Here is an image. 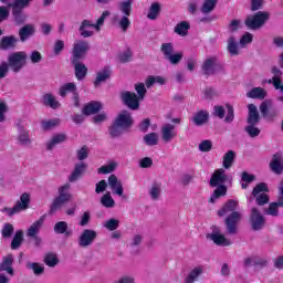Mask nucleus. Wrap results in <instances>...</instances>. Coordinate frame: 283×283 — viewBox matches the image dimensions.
<instances>
[{
	"mask_svg": "<svg viewBox=\"0 0 283 283\" xmlns=\"http://www.w3.org/2000/svg\"><path fill=\"white\" fill-rule=\"evenodd\" d=\"M35 32V29H34V24H27L24 27H22L20 30H19V36H20V40L23 42V41H28V39L30 36H32Z\"/></svg>",
	"mask_w": 283,
	"mask_h": 283,
	"instance_id": "33",
	"label": "nucleus"
},
{
	"mask_svg": "<svg viewBox=\"0 0 283 283\" xmlns=\"http://www.w3.org/2000/svg\"><path fill=\"white\" fill-rule=\"evenodd\" d=\"M176 136H178V133H176V125L165 124L161 126V140L164 143H171Z\"/></svg>",
	"mask_w": 283,
	"mask_h": 283,
	"instance_id": "13",
	"label": "nucleus"
},
{
	"mask_svg": "<svg viewBox=\"0 0 283 283\" xmlns=\"http://www.w3.org/2000/svg\"><path fill=\"white\" fill-rule=\"evenodd\" d=\"M189 28V22L182 21L175 27V32L179 34V36H187Z\"/></svg>",
	"mask_w": 283,
	"mask_h": 283,
	"instance_id": "44",
	"label": "nucleus"
},
{
	"mask_svg": "<svg viewBox=\"0 0 283 283\" xmlns=\"http://www.w3.org/2000/svg\"><path fill=\"white\" fill-rule=\"evenodd\" d=\"M160 52L164 55V59L170 63V65H178L182 61L184 53L176 52L174 49V43L166 42L160 46Z\"/></svg>",
	"mask_w": 283,
	"mask_h": 283,
	"instance_id": "3",
	"label": "nucleus"
},
{
	"mask_svg": "<svg viewBox=\"0 0 283 283\" xmlns=\"http://www.w3.org/2000/svg\"><path fill=\"white\" fill-rule=\"evenodd\" d=\"M28 63V53L20 51L9 54L8 65L12 72L19 73Z\"/></svg>",
	"mask_w": 283,
	"mask_h": 283,
	"instance_id": "4",
	"label": "nucleus"
},
{
	"mask_svg": "<svg viewBox=\"0 0 283 283\" xmlns=\"http://www.w3.org/2000/svg\"><path fill=\"white\" fill-rule=\"evenodd\" d=\"M245 132L250 138H258L260 136V128L255 127V124H248Z\"/></svg>",
	"mask_w": 283,
	"mask_h": 283,
	"instance_id": "52",
	"label": "nucleus"
},
{
	"mask_svg": "<svg viewBox=\"0 0 283 283\" xmlns=\"http://www.w3.org/2000/svg\"><path fill=\"white\" fill-rule=\"evenodd\" d=\"M163 192V184L153 182L149 189V196L151 200H160V193Z\"/></svg>",
	"mask_w": 283,
	"mask_h": 283,
	"instance_id": "36",
	"label": "nucleus"
},
{
	"mask_svg": "<svg viewBox=\"0 0 283 283\" xmlns=\"http://www.w3.org/2000/svg\"><path fill=\"white\" fill-rule=\"evenodd\" d=\"M14 263V256L12 254H8L3 258L2 263L0 264V271H7L9 275H14V269H12V264Z\"/></svg>",
	"mask_w": 283,
	"mask_h": 283,
	"instance_id": "26",
	"label": "nucleus"
},
{
	"mask_svg": "<svg viewBox=\"0 0 283 283\" xmlns=\"http://www.w3.org/2000/svg\"><path fill=\"white\" fill-rule=\"evenodd\" d=\"M208 240H212L217 247H231V240L227 239L224 234L220 233V229L212 228V233L207 234Z\"/></svg>",
	"mask_w": 283,
	"mask_h": 283,
	"instance_id": "11",
	"label": "nucleus"
},
{
	"mask_svg": "<svg viewBox=\"0 0 283 283\" xmlns=\"http://www.w3.org/2000/svg\"><path fill=\"white\" fill-rule=\"evenodd\" d=\"M231 180V176L227 175V170L223 168H219L212 174L210 178V187H217V189L213 191L210 202L213 203L218 198H221V196H227V186H224V182Z\"/></svg>",
	"mask_w": 283,
	"mask_h": 283,
	"instance_id": "2",
	"label": "nucleus"
},
{
	"mask_svg": "<svg viewBox=\"0 0 283 283\" xmlns=\"http://www.w3.org/2000/svg\"><path fill=\"white\" fill-rule=\"evenodd\" d=\"M87 50H90V43L87 41L77 40L73 45V55L71 57V63H76L85 56Z\"/></svg>",
	"mask_w": 283,
	"mask_h": 283,
	"instance_id": "8",
	"label": "nucleus"
},
{
	"mask_svg": "<svg viewBox=\"0 0 283 283\" xmlns=\"http://www.w3.org/2000/svg\"><path fill=\"white\" fill-rule=\"evenodd\" d=\"M2 238H12V233H14V227L11 223H6L1 230Z\"/></svg>",
	"mask_w": 283,
	"mask_h": 283,
	"instance_id": "56",
	"label": "nucleus"
},
{
	"mask_svg": "<svg viewBox=\"0 0 283 283\" xmlns=\"http://www.w3.org/2000/svg\"><path fill=\"white\" fill-rule=\"evenodd\" d=\"M209 120V113L207 111H199L195 113L192 117V123L197 125V127H201V125H205Z\"/></svg>",
	"mask_w": 283,
	"mask_h": 283,
	"instance_id": "32",
	"label": "nucleus"
},
{
	"mask_svg": "<svg viewBox=\"0 0 283 283\" xmlns=\"http://www.w3.org/2000/svg\"><path fill=\"white\" fill-rule=\"evenodd\" d=\"M266 193H269V186L265 182H261L254 187L252 196L256 199V205H259V207L269 205V195Z\"/></svg>",
	"mask_w": 283,
	"mask_h": 283,
	"instance_id": "7",
	"label": "nucleus"
},
{
	"mask_svg": "<svg viewBox=\"0 0 283 283\" xmlns=\"http://www.w3.org/2000/svg\"><path fill=\"white\" fill-rule=\"evenodd\" d=\"M45 222V217H41L39 220L34 221L27 230L28 238H36L43 229V223Z\"/></svg>",
	"mask_w": 283,
	"mask_h": 283,
	"instance_id": "17",
	"label": "nucleus"
},
{
	"mask_svg": "<svg viewBox=\"0 0 283 283\" xmlns=\"http://www.w3.org/2000/svg\"><path fill=\"white\" fill-rule=\"evenodd\" d=\"M116 125L123 127V129H128L132 125H134V119L132 118V113L127 111H122L117 118H115Z\"/></svg>",
	"mask_w": 283,
	"mask_h": 283,
	"instance_id": "14",
	"label": "nucleus"
},
{
	"mask_svg": "<svg viewBox=\"0 0 283 283\" xmlns=\"http://www.w3.org/2000/svg\"><path fill=\"white\" fill-rule=\"evenodd\" d=\"M59 125H61V119L59 118L41 122V126L44 132H50L51 129H54V127H59Z\"/></svg>",
	"mask_w": 283,
	"mask_h": 283,
	"instance_id": "40",
	"label": "nucleus"
},
{
	"mask_svg": "<svg viewBox=\"0 0 283 283\" xmlns=\"http://www.w3.org/2000/svg\"><path fill=\"white\" fill-rule=\"evenodd\" d=\"M120 224V221L117 219H109L104 223L105 229L108 231H116L118 229V226Z\"/></svg>",
	"mask_w": 283,
	"mask_h": 283,
	"instance_id": "57",
	"label": "nucleus"
},
{
	"mask_svg": "<svg viewBox=\"0 0 283 283\" xmlns=\"http://www.w3.org/2000/svg\"><path fill=\"white\" fill-rule=\"evenodd\" d=\"M42 103L46 107H51L52 109H59L61 107V103L56 101V97L51 93H46L42 96Z\"/></svg>",
	"mask_w": 283,
	"mask_h": 283,
	"instance_id": "27",
	"label": "nucleus"
},
{
	"mask_svg": "<svg viewBox=\"0 0 283 283\" xmlns=\"http://www.w3.org/2000/svg\"><path fill=\"white\" fill-rule=\"evenodd\" d=\"M235 209H238V201L228 200V202H226L218 211L220 218L228 216L224 220L228 235H235V233H238V224H240V220H242V214L235 211Z\"/></svg>",
	"mask_w": 283,
	"mask_h": 283,
	"instance_id": "1",
	"label": "nucleus"
},
{
	"mask_svg": "<svg viewBox=\"0 0 283 283\" xmlns=\"http://www.w3.org/2000/svg\"><path fill=\"white\" fill-rule=\"evenodd\" d=\"M144 143L148 147H156L158 145V135L157 133H149L144 136Z\"/></svg>",
	"mask_w": 283,
	"mask_h": 283,
	"instance_id": "47",
	"label": "nucleus"
},
{
	"mask_svg": "<svg viewBox=\"0 0 283 283\" xmlns=\"http://www.w3.org/2000/svg\"><path fill=\"white\" fill-rule=\"evenodd\" d=\"M272 74H273V77L271 80H269L268 83H272V85L276 90H280V92L283 93L282 71L280 69H277V66H273Z\"/></svg>",
	"mask_w": 283,
	"mask_h": 283,
	"instance_id": "19",
	"label": "nucleus"
},
{
	"mask_svg": "<svg viewBox=\"0 0 283 283\" xmlns=\"http://www.w3.org/2000/svg\"><path fill=\"white\" fill-rule=\"evenodd\" d=\"M70 187H71L70 184H66L59 189V196L54 199L52 203L51 213H54V211H57V209H62L63 205L72 200V193H70Z\"/></svg>",
	"mask_w": 283,
	"mask_h": 283,
	"instance_id": "5",
	"label": "nucleus"
},
{
	"mask_svg": "<svg viewBox=\"0 0 283 283\" xmlns=\"http://www.w3.org/2000/svg\"><path fill=\"white\" fill-rule=\"evenodd\" d=\"M213 147V143L209 139L202 140L199 144V150L207 153V151H211V148Z\"/></svg>",
	"mask_w": 283,
	"mask_h": 283,
	"instance_id": "62",
	"label": "nucleus"
},
{
	"mask_svg": "<svg viewBox=\"0 0 283 283\" xmlns=\"http://www.w3.org/2000/svg\"><path fill=\"white\" fill-rule=\"evenodd\" d=\"M12 14L17 25H22V23H25V19H28V17H25V14L23 13V10L21 9L13 8Z\"/></svg>",
	"mask_w": 283,
	"mask_h": 283,
	"instance_id": "46",
	"label": "nucleus"
},
{
	"mask_svg": "<svg viewBox=\"0 0 283 283\" xmlns=\"http://www.w3.org/2000/svg\"><path fill=\"white\" fill-rule=\"evenodd\" d=\"M22 243H23V231L19 230L15 232L11 241V249L13 251H17V249H19V247H21Z\"/></svg>",
	"mask_w": 283,
	"mask_h": 283,
	"instance_id": "43",
	"label": "nucleus"
},
{
	"mask_svg": "<svg viewBox=\"0 0 283 283\" xmlns=\"http://www.w3.org/2000/svg\"><path fill=\"white\" fill-rule=\"evenodd\" d=\"M135 91L137 92V98L140 101L145 99V95L147 94V88H145L144 83H138L135 85Z\"/></svg>",
	"mask_w": 283,
	"mask_h": 283,
	"instance_id": "55",
	"label": "nucleus"
},
{
	"mask_svg": "<svg viewBox=\"0 0 283 283\" xmlns=\"http://www.w3.org/2000/svg\"><path fill=\"white\" fill-rule=\"evenodd\" d=\"M218 59L216 57H208L205 60L202 64V71L205 74L210 75V74H216V63Z\"/></svg>",
	"mask_w": 283,
	"mask_h": 283,
	"instance_id": "30",
	"label": "nucleus"
},
{
	"mask_svg": "<svg viewBox=\"0 0 283 283\" xmlns=\"http://www.w3.org/2000/svg\"><path fill=\"white\" fill-rule=\"evenodd\" d=\"M116 169V163H109L106 166H102L97 169V174H112Z\"/></svg>",
	"mask_w": 283,
	"mask_h": 283,
	"instance_id": "60",
	"label": "nucleus"
},
{
	"mask_svg": "<svg viewBox=\"0 0 283 283\" xmlns=\"http://www.w3.org/2000/svg\"><path fill=\"white\" fill-rule=\"evenodd\" d=\"M33 0H14L13 1V9L15 10H23L28 8Z\"/></svg>",
	"mask_w": 283,
	"mask_h": 283,
	"instance_id": "58",
	"label": "nucleus"
},
{
	"mask_svg": "<svg viewBox=\"0 0 283 283\" xmlns=\"http://www.w3.org/2000/svg\"><path fill=\"white\" fill-rule=\"evenodd\" d=\"M114 283H136V279L133 275H123Z\"/></svg>",
	"mask_w": 283,
	"mask_h": 283,
	"instance_id": "64",
	"label": "nucleus"
},
{
	"mask_svg": "<svg viewBox=\"0 0 283 283\" xmlns=\"http://www.w3.org/2000/svg\"><path fill=\"white\" fill-rule=\"evenodd\" d=\"M132 56H134V53H132V50L127 49L119 54V61L120 63H129V61H132Z\"/></svg>",
	"mask_w": 283,
	"mask_h": 283,
	"instance_id": "61",
	"label": "nucleus"
},
{
	"mask_svg": "<svg viewBox=\"0 0 283 283\" xmlns=\"http://www.w3.org/2000/svg\"><path fill=\"white\" fill-rule=\"evenodd\" d=\"M250 221H251L253 231H260L261 229L264 228V224L266 222L264 220V216H262V213L260 212V210H258V208L251 209Z\"/></svg>",
	"mask_w": 283,
	"mask_h": 283,
	"instance_id": "12",
	"label": "nucleus"
},
{
	"mask_svg": "<svg viewBox=\"0 0 283 283\" xmlns=\"http://www.w3.org/2000/svg\"><path fill=\"white\" fill-rule=\"evenodd\" d=\"M75 70V76L77 81H83L87 76V66L85 64L81 63L80 61L72 62Z\"/></svg>",
	"mask_w": 283,
	"mask_h": 283,
	"instance_id": "29",
	"label": "nucleus"
},
{
	"mask_svg": "<svg viewBox=\"0 0 283 283\" xmlns=\"http://www.w3.org/2000/svg\"><path fill=\"white\" fill-rule=\"evenodd\" d=\"M270 169L274 172V174H282L283 171V157H282V153H276L273 155V158L270 163Z\"/></svg>",
	"mask_w": 283,
	"mask_h": 283,
	"instance_id": "18",
	"label": "nucleus"
},
{
	"mask_svg": "<svg viewBox=\"0 0 283 283\" xmlns=\"http://www.w3.org/2000/svg\"><path fill=\"white\" fill-rule=\"evenodd\" d=\"M233 163H235V151L228 150L223 155V169H231V167H233Z\"/></svg>",
	"mask_w": 283,
	"mask_h": 283,
	"instance_id": "34",
	"label": "nucleus"
},
{
	"mask_svg": "<svg viewBox=\"0 0 283 283\" xmlns=\"http://www.w3.org/2000/svg\"><path fill=\"white\" fill-rule=\"evenodd\" d=\"M65 140H67V136L65 134H57L48 143L46 149L52 150L56 145L65 143Z\"/></svg>",
	"mask_w": 283,
	"mask_h": 283,
	"instance_id": "38",
	"label": "nucleus"
},
{
	"mask_svg": "<svg viewBox=\"0 0 283 283\" xmlns=\"http://www.w3.org/2000/svg\"><path fill=\"white\" fill-rule=\"evenodd\" d=\"M94 23L90 20H83L80 25V33L83 39H90V36H94V31H87V28H94Z\"/></svg>",
	"mask_w": 283,
	"mask_h": 283,
	"instance_id": "31",
	"label": "nucleus"
},
{
	"mask_svg": "<svg viewBox=\"0 0 283 283\" xmlns=\"http://www.w3.org/2000/svg\"><path fill=\"white\" fill-rule=\"evenodd\" d=\"M19 39L14 35L3 36L0 41V50H12L17 48Z\"/></svg>",
	"mask_w": 283,
	"mask_h": 283,
	"instance_id": "24",
	"label": "nucleus"
},
{
	"mask_svg": "<svg viewBox=\"0 0 283 283\" xmlns=\"http://www.w3.org/2000/svg\"><path fill=\"white\" fill-rule=\"evenodd\" d=\"M266 216H272L273 218H277L280 216V209L277 208V203L272 202L269 205V208L265 210Z\"/></svg>",
	"mask_w": 283,
	"mask_h": 283,
	"instance_id": "54",
	"label": "nucleus"
},
{
	"mask_svg": "<svg viewBox=\"0 0 283 283\" xmlns=\"http://www.w3.org/2000/svg\"><path fill=\"white\" fill-rule=\"evenodd\" d=\"M112 78V69L109 66H105L102 71L97 72L96 78L94 81V86L98 87L105 81H109Z\"/></svg>",
	"mask_w": 283,
	"mask_h": 283,
	"instance_id": "20",
	"label": "nucleus"
},
{
	"mask_svg": "<svg viewBox=\"0 0 283 283\" xmlns=\"http://www.w3.org/2000/svg\"><path fill=\"white\" fill-rule=\"evenodd\" d=\"M269 12L266 11H259L253 15H249L245 20V25L249 30H260L262 25L269 21Z\"/></svg>",
	"mask_w": 283,
	"mask_h": 283,
	"instance_id": "6",
	"label": "nucleus"
},
{
	"mask_svg": "<svg viewBox=\"0 0 283 283\" xmlns=\"http://www.w3.org/2000/svg\"><path fill=\"white\" fill-rule=\"evenodd\" d=\"M85 169H87V165L85 163H81L75 165L74 170L69 177V182H76L81 176L85 172Z\"/></svg>",
	"mask_w": 283,
	"mask_h": 283,
	"instance_id": "25",
	"label": "nucleus"
},
{
	"mask_svg": "<svg viewBox=\"0 0 283 283\" xmlns=\"http://www.w3.org/2000/svg\"><path fill=\"white\" fill-rule=\"evenodd\" d=\"M248 125H258L260 123V113L258 112V106L255 104L248 105Z\"/></svg>",
	"mask_w": 283,
	"mask_h": 283,
	"instance_id": "22",
	"label": "nucleus"
},
{
	"mask_svg": "<svg viewBox=\"0 0 283 283\" xmlns=\"http://www.w3.org/2000/svg\"><path fill=\"white\" fill-rule=\"evenodd\" d=\"M53 230L59 235H63V233H65L66 235H70V232H67V222L65 221L56 222Z\"/></svg>",
	"mask_w": 283,
	"mask_h": 283,
	"instance_id": "50",
	"label": "nucleus"
},
{
	"mask_svg": "<svg viewBox=\"0 0 283 283\" xmlns=\"http://www.w3.org/2000/svg\"><path fill=\"white\" fill-rule=\"evenodd\" d=\"M227 50L230 56H238V54H240V48L238 46V42L235 41L234 36H230L228 39Z\"/></svg>",
	"mask_w": 283,
	"mask_h": 283,
	"instance_id": "37",
	"label": "nucleus"
},
{
	"mask_svg": "<svg viewBox=\"0 0 283 283\" xmlns=\"http://www.w3.org/2000/svg\"><path fill=\"white\" fill-rule=\"evenodd\" d=\"M43 262L44 264H46V266L54 269V266L59 264V256L56 255V253H48L44 255Z\"/></svg>",
	"mask_w": 283,
	"mask_h": 283,
	"instance_id": "42",
	"label": "nucleus"
},
{
	"mask_svg": "<svg viewBox=\"0 0 283 283\" xmlns=\"http://www.w3.org/2000/svg\"><path fill=\"white\" fill-rule=\"evenodd\" d=\"M270 107L271 102L265 101L260 105V112L265 120H275L277 118V109L273 108L269 111Z\"/></svg>",
	"mask_w": 283,
	"mask_h": 283,
	"instance_id": "15",
	"label": "nucleus"
},
{
	"mask_svg": "<svg viewBox=\"0 0 283 283\" xmlns=\"http://www.w3.org/2000/svg\"><path fill=\"white\" fill-rule=\"evenodd\" d=\"M247 96L248 98H259L260 101H264V98H266V91L262 87H254L247 93Z\"/></svg>",
	"mask_w": 283,
	"mask_h": 283,
	"instance_id": "35",
	"label": "nucleus"
},
{
	"mask_svg": "<svg viewBox=\"0 0 283 283\" xmlns=\"http://www.w3.org/2000/svg\"><path fill=\"white\" fill-rule=\"evenodd\" d=\"M18 143L19 145H23L24 147H30L32 145V139L30 138V132L25 130L23 126H18Z\"/></svg>",
	"mask_w": 283,
	"mask_h": 283,
	"instance_id": "23",
	"label": "nucleus"
},
{
	"mask_svg": "<svg viewBox=\"0 0 283 283\" xmlns=\"http://www.w3.org/2000/svg\"><path fill=\"white\" fill-rule=\"evenodd\" d=\"M216 6H218V0H205L201 7V12L203 14H209V12H213Z\"/></svg>",
	"mask_w": 283,
	"mask_h": 283,
	"instance_id": "45",
	"label": "nucleus"
},
{
	"mask_svg": "<svg viewBox=\"0 0 283 283\" xmlns=\"http://www.w3.org/2000/svg\"><path fill=\"white\" fill-rule=\"evenodd\" d=\"M119 10L125 17H132V0L120 2Z\"/></svg>",
	"mask_w": 283,
	"mask_h": 283,
	"instance_id": "51",
	"label": "nucleus"
},
{
	"mask_svg": "<svg viewBox=\"0 0 283 283\" xmlns=\"http://www.w3.org/2000/svg\"><path fill=\"white\" fill-rule=\"evenodd\" d=\"M98 237V233L92 229H85L81 233L78 238V247L82 249H87V247H92L94 244V240Z\"/></svg>",
	"mask_w": 283,
	"mask_h": 283,
	"instance_id": "9",
	"label": "nucleus"
},
{
	"mask_svg": "<svg viewBox=\"0 0 283 283\" xmlns=\"http://www.w3.org/2000/svg\"><path fill=\"white\" fill-rule=\"evenodd\" d=\"M30 207V195L24 192L21 195L20 200L15 202L14 210L15 211H25Z\"/></svg>",
	"mask_w": 283,
	"mask_h": 283,
	"instance_id": "28",
	"label": "nucleus"
},
{
	"mask_svg": "<svg viewBox=\"0 0 283 283\" xmlns=\"http://www.w3.org/2000/svg\"><path fill=\"white\" fill-rule=\"evenodd\" d=\"M120 98L125 105L129 109H138L140 107V99L138 98V95L136 93H132L129 91H125L120 94Z\"/></svg>",
	"mask_w": 283,
	"mask_h": 283,
	"instance_id": "10",
	"label": "nucleus"
},
{
	"mask_svg": "<svg viewBox=\"0 0 283 283\" xmlns=\"http://www.w3.org/2000/svg\"><path fill=\"white\" fill-rule=\"evenodd\" d=\"M129 25H132L129 18L127 15L122 17L119 20V28L122 29V32H127Z\"/></svg>",
	"mask_w": 283,
	"mask_h": 283,
	"instance_id": "63",
	"label": "nucleus"
},
{
	"mask_svg": "<svg viewBox=\"0 0 283 283\" xmlns=\"http://www.w3.org/2000/svg\"><path fill=\"white\" fill-rule=\"evenodd\" d=\"M159 14H160V3L153 2L148 10L147 19H150V21H156V19H158Z\"/></svg>",
	"mask_w": 283,
	"mask_h": 283,
	"instance_id": "39",
	"label": "nucleus"
},
{
	"mask_svg": "<svg viewBox=\"0 0 283 283\" xmlns=\"http://www.w3.org/2000/svg\"><path fill=\"white\" fill-rule=\"evenodd\" d=\"M102 207H105L106 209H112L116 207V201H114V198H112V192H106L102 199H101Z\"/></svg>",
	"mask_w": 283,
	"mask_h": 283,
	"instance_id": "41",
	"label": "nucleus"
},
{
	"mask_svg": "<svg viewBox=\"0 0 283 283\" xmlns=\"http://www.w3.org/2000/svg\"><path fill=\"white\" fill-rule=\"evenodd\" d=\"M27 269L33 271L34 275H43V273H45V268L40 263L29 262L27 263Z\"/></svg>",
	"mask_w": 283,
	"mask_h": 283,
	"instance_id": "49",
	"label": "nucleus"
},
{
	"mask_svg": "<svg viewBox=\"0 0 283 283\" xmlns=\"http://www.w3.org/2000/svg\"><path fill=\"white\" fill-rule=\"evenodd\" d=\"M123 128L120 125L116 124V122L113 123V125L109 127V134L112 138H118L120 134H123Z\"/></svg>",
	"mask_w": 283,
	"mask_h": 283,
	"instance_id": "53",
	"label": "nucleus"
},
{
	"mask_svg": "<svg viewBox=\"0 0 283 283\" xmlns=\"http://www.w3.org/2000/svg\"><path fill=\"white\" fill-rule=\"evenodd\" d=\"M69 92H76V84L74 83H66L63 86L60 87L59 94L62 96V98H65L67 96Z\"/></svg>",
	"mask_w": 283,
	"mask_h": 283,
	"instance_id": "48",
	"label": "nucleus"
},
{
	"mask_svg": "<svg viewBox=\"0 0 283 283\" xmlns=\"http://www.w3.org/2000/svg\"><path fill=\"white\" fill-rule=\"evenodd\" d=\"M101 109H103V104H101V102L93 101L83 107L82 114H84V116H92L94 114H98Z\"/></svg>",
	"mask_w": 283,
	"mask_h": 283,
	"instance_id": "21",
	"label": "nucleus"
},
{
	"mask_svg": "<svg viewBox=\"0 0 283 283\" xmlns=\"http://www.w3.org/2000/svg\"><path fill=\"white\" fill-rule=\"evenodd\" d=\"M111 12L109 11H104L102 13V15L98 18L96 24L94 25V29L97 31V32H101V27L104 25L105 23V20L107 19V17H109Z\"/></svg>",
	"mask_w": 283,
	"mask_h": 283,
	"instance_id": "59",
	"label": "nucleus"
},
{
	"mask_svg": "<svg viewBox=\"0 0 283 283\" xmlns=\"http://www.w3.org/2000/svg\"><path fill=\"white\" fill-rule=\"evenodd\" d=\"M108 187L112 189L115 196L123 197V182L118 180V177H116V175H111L108 177Z\"/></svg>",
	"mask_w": 283,
	"mask_h": 283,
	"instance_id": "16",
	"label": "nucleus"
}]
</instances>
